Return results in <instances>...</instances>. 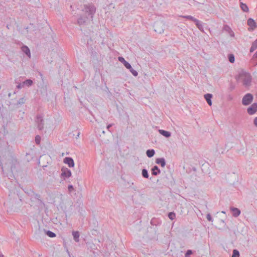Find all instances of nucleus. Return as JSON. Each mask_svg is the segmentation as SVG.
Returning <instances> with one entry per match:
<instances>
[{
  "instance_id": "obj_1",
  "label": "nucleus",
  "mask_w": 257,
  "mask_h": 257,
  "mask_svg": "<svg viewBox=\"0 0 257 257\" xmlns=\"http://www.w3.org/2000/svg\"><path fill=\"white\" fill-rule=\"evenodd\" d=\"M237 81H241L243 85L245 87H248L251 85L252 77L250 73L244 70H241L238 74L236 76Z\"/></svg>"
},
{
  "instance_id": "obj_2",
  "label": "nucleus",
  "mask_w": 257,
  "mask_h": 257,
  "mask_svg": "<svg viewBox=\"0 0 257 257\" xmlns=\"http://www.w3.org/2000/svg\"><path fill=\"white\" fill-rule=\"evenodd\" d=\"M81 10L84 13V16L91 19V20H93L94 15L96 12V8L93 4L88 3L82 6Z\"/></svg>"
},
{
  "instance_id": "obj_3",
  "label": "nucleus",
  "mask_w": 257,
  "mask_h": 257,
  "mask_svg": "<svg viewBox=\"0 0 257 257\" xmlns=\"http://www.w3.org/2000/svg\"><path fill=\"white\" fill-rule=\"evenodd\" d=\"M164 26L163 22H156L154 25V31L158 34H162L164 32Z\"/></svg>"
},
{
  "instance_id": "obj_4",
  "label": "nucleus",
  "mask_w": 257,
  "mask_h": 257,
  "mask_svg": "<svg viewBox=\"0 0 257 257\" xmlns=\"http://www.w3.org/2000/svg\"><path fill=\"white\" fill-rule=\"evenodd\" d=\"M253 100V95L250 93L246 94L242 99V103L244 105L250 104Z\"/></svg>"
},
{
  "instance_id": "obj_5",
  "label": "nucleus",
  "mask_w": 257,
  "mask_h": 257,
  "mask_svg": "<svg viewBox=\"0 0 257 257\" xmlns=\"http://www.w3.org/2000/svg\"><path fill=\"white\" fill-rule=\"evenodd\" d=\"M36 123L37 124L38 128L39 130H42L44 126V120L41 115L39 114L36 116L35 120Z\"/></svg>"
},
{
  "instance_id": "obj_6",
  "label": "nucleus",
  "mask_w": 257,
  "mask_h": 257,
  "mask_svg": "<svg viewBox=\"0 0 257 257\" xmlns=\"http://www.w3.org/2000/svg\"><path fill=\"white\" fill-rule=\"evenodd\" d=\"M247 25L249 26V28H248V30L249 32L253 31L257 27V25H256L255 22L252 18H249L247 20Z\"/></svg>"
},
{
  "instance_id": "obj_7",
  "label": "nucleus",
  "mask_w": 257,
  "mask_h": 257,
  "mask_svg": "<svg viewBox=\"0 0 257 257\" xmlns=\"http://www.w3.org/2000/svg\"><path fill=\"white\" fill-rule=\"evenodd\" d=\"M61 177L69 178L71 176V171L67 168L62 167L61 169Z\"/></svg>"
},
{
  "instance_id": "obj_8",
  "label": "nucleus",
  "mask_w": 257,
  "mask_h": 257,
  "mask_svg": "<svg viewBox=\"0 0 257 257\" xmlns=\"http://www.w3.org/2000/svg\"><path fill=\"white\" fill-rule=\"evenodd\" d=\"M257 111V103H253L247 109V112L249 115L254 114Z\"/></svg>"
},
{
  "instance_id": "obj_9",
  "label": "nucleus",
  "mask_w": 257,
  "mask_h": 257,
  "mask_svg": "<svg viewBox=\"0 0 257 257\" xmlns=\"http://www.w3.org/2000/svg\"><path fill=\"white\" fill-rule=\"evenodd\" d=\"M88 17L85 16H80L77 19V24L79 26L85 25L88 20H90Z\"/></svg>"
},
{
  "instance_id": "obj_10",
  "label": "nucleus",
  "mask_w": 257,
  "mask_h": 257,
  "mask_svg": "<svg viewBox=\"0 0 257 257\" xmlns=\"http://www.w3.org/2000/svg\"><path fill=\"white\" fill-rule=\"evenodd\" d=\"M63 162L67 164L68 166L71 168L74 166V162L73 159L71 157H66L63 160Z\"/></svg>"
},
{
  "instance_id": "obj_11",
  "label": "nucleus",
  "mask_w": 257,
  "mask_h": 257,
  "mask_svg": "<svg viewBox=\"0 0 257 257\" xmlns=\"http://www.w3.org/2000/svg\"><path fill=\"white\" fill-rule=\"evenodd\" d=\"M223 30L227 32L231 37H234V33L229 26L227 25H224Z\"/></svg>"
},
{
  "instance_id": "obj_12",
  "label": "nucleus",
  "mask_w": 257,
  "mask_h": 257,
  "mask_svg": "<svg viewBox=\"0 0 257 257\" xmlns=\"http://www.w3.org/2000/svg\"><path fill=\"white\" fill-rule=\"evenodd\" d=\"M230 210L232 213V215L235 217H238L241 213L240 210L239 209L235 207H231Z\"/></svg>"
},
{
  "instance_id": "obj_13",
  "label": "nucleus",
  "mask_w": 257,
  "mask_h": 257,
  "mask_svg": "<svg viewBox=\"0 0 257 257\" xmlns=\"http://www.w3.org/2000/svg\"><path fill=\"white\" fill-rule=\"evenodd\" d=\"M152 174L154 176H157L161 173L160 169L157 166H154L151 169Z\"/></svg>"
},
{
  "instance_id": "obj_14",
  "label": "nucleus",
  "mask_w": 257,
  "mask_h": 257,
  "mask_svg": "<svg viewBox=\"0 0 257 257\" xmlns=\"http://www.w3.org/2000/svg\"><path fill=\"white\" fill-rule=\"evenodd\" d=\"M212 97V95L210 93H207L204 95V98L207 101L208 104L209 106H211L212 105V101L211 98Z\"/></svg>"
},
{
  "instance_id": "obj_15",
  "label": "nucleus",
  "mask_w": 257,
  "mask_h": 257,
  "mask_svg": "<svg viewBox=\"0 0 257 257\" xmlns=\"http://www.w3.org/2000/svg\"><path fill=\"white\" fill-rule=\"evenodd\" d=\"M156 163L160 165L162 167H164L166 165V161L164 158H157Z\"/></svg>"
},
{
  "instance_id": "obj_16",
  "label": "nucleus",
  "mask_w": 257,
  "mask_h": 257,
  "mask_svg": "<svg viewBox=\"0 0 257 257\" xmlns=\"http://www.w3.org/2000/svg\"><path fill=\"white\" fill-rule=\"evenodd\" d=\"M32 199L38 200V201L39 203H43V202L41 199L40 195H39L37 193H33V194L32 195Z\"/></svg>"
},
{
  "instance_id": "obj_17",
  "label": "nucleus",
  "mask_w": 257,
  "mask_h": 257,
  "mask_svg": "<svg viewBox=\"0 0 257 257\" xmlns=\"http://www.w3.org/2000/svg\"><path fill=\"white\" fill-rule=\"evenodd\" d=\"M72 235L73 236L74 240L77 242H79V236H80L79 231H72Z\"/></svg>"
},
{
  "instance_id": "obj_18",
  "label": "nucleus",
  "mask_w": 257,
  "mask_h": 257,
  "mask_svg": "<svg viewBox=\"0 0 257 257\" xmlns=\"http://www.w3.org/2000/svg\"><path fill=\"white\" fill-rule=\"evenodd\" d=\"M159 133L165 137L166 138H169L171 136V134L170 132L163 130H159Z\"/></svg>"
},
{
  "instance_id": "obj_19",
  "label": "nucleus",
  "mask_w": 257,
  "mask_h": 257,
  "mask_svg": "<svg viewBox=\"0 0 257 257\" xmlns=\"http://www.w3.org/2000/svg\"><path fill=\"white\" fill-rule=\"evenodd\" d=\"M194 23L199 30L202 32L204 31L202 22L197 19Z\"/></svg>"
},
{
  "instance_id": "obj_20",
  "label": "nucleus",
  "mask_w": 257,
  "mask_h": 257,
  "mask_svg": "<svg viewBox=\"0 0 257 257\" xmlns=\"http://www.w3.org/2000/svg\"><path fill=\"white\" fill-rule=\"evenodd\" d=\"M22 50L25 53L29 58L31 57V53L29 48L26 46H24L22 47Z\"/></svg>"
},
{
  "instance_id": "obj_21",
  "label": "nucleus",
  "mask_w": 257,
  "mask_h": 257,
  "mask_svg": "<svg viewBox=\"0 0 257 257\" xmlns=\"http://www.w3.org/2000/svg\"><path fill=\"white\" fill-rule=\"evenodd\" d=\"M240 7L241 9L244 12H248L249 11L248 8L247 6L245 4L243 3L242 2H240Z\"/></svg>"
},
{
  "instance_id": "obj_22",
  "label": "nucleus",
  "mask_w": 257,
  "mask_h": 257,
  "mask_svg": "<svg viewBox=\"0 0 257 257\" xmlns=\"http://www.w3.org/2000/svg\"><path fill=\"white\" fill-rule=\"evenodd\" d=\"M155 151L154 149L148 150L146 152V155L149 158H151L154 156Z\"/></svg>"
},
{
  "instance_id": "obj_23",
  "label": "nucleus",
  "mask_w": 257,
  "mask_h": 257,
  "mask_svg": "<svg viewBox=\"0 0 257 257\" xmlns=\"http://www.w3.org/2000/svg\"><path fill=\"white\" fill-rule=\"evenodd\" d=\"M44 231L45 232V234H47L50 237L53 238V237H55L56 235L54 232H53L50 230H44Z\"/></svg>"
},
{
  "instance_id": "obj_24",
  "label": "nucleus",
  "mask_w": 257,
  "mask_h": 257,
  "mask_svg": "<svg viewBox=\"0 0 257 257\" xmlns=\"http://www.w3.org/2000/svg\"><path fill=\"white\" fill-rule=\"evenodd\" d=\"M33 82L32 80L27 79L26 80L24 81L23 82V85L30 86L33 84Z\"/></svg>"
},
{
  "instance_id": "obj_25",
  "label": "nucleus",
  "mask_w": 257,
  "mask_h": 257,
  "mask_svg": "<svg viewBox=\"0 0 257 257\" xmlns=\"http://www.w3.org/2000/svg\"><path fill=\"white\" fill-rule=\"evenodd\" d=\"M142 175L144 178H147V179H148L149 176L148 170L146 169H143L142 170Z\"/></svg>"
},
{
  "instance_id": "obj_26",
  "label": "nucleus",
  "mask_w": 257,
  "mask_h": 257,
  "mask_svg": "<svg viewBox=\"0 0 257 257\" xmlns=\"http://www.w3.org/2000/svg\"><path fill=\"white\" fill-rule=\"evenodd\" d=\"M182 17L185 19L191 20L194 22H195V21L197 20L196 18H194L193 17L191 16H189V15L183 16Z\"/></svg>"
},
{
  "instance_id": "obj_27",
  "label": "nucleus",
  "mask_w": 257,
  "mask_h": 257,
  "mask_svg": "<svg viewBox=\"0 0 257 257\" xmlns=\"http://www.w3.org/2000/svg\"><path fill=\"white\" fill-rule=\"evenodd\" d=\"M228 58L229 61L230 63H233L234 62L235 58L233 54H229L228 56Z\"/></svg>"
},
{
  "instance_id": "obj_28",
  "label": "nucleus",
  "mask_w": 257,
  "mask_h": 257,
  "mask_svg": "<svg viewBox=\"0 0 257 257\" xmlns=\"http://www.w3.org/2000/svg\"><path fill=\"white\" fill-rule=\"evenodd\" d=\"M25 101H26V100H25V98L22 97V98H20L19 100L18 101L16 105H22L25 103Z\"/></svg>"
},
{
  "instance_id": "obj_29",
  "label": "nucleus",
  "mask_w": 257,
  "mask_h": 257,
  "mask_svg": "<svg viewBox=\"0 0 257 257\" xmlns=\"http://www.w3.org/2000/svg\"><path fill=\"white\" fill-rule=\"evenodd\" d=\"M239 252L237 249H233L232 257H239Z\"/></svg>"
},
{
  "instance_id": "obj_30",
  "label": "nucleus",
  "mask_w": 257,
  "mask_h": 257,
  "mask_svg": "<svg viewBox=\"0 0 257 257\" xmlns=\"http://www.w3.org/2000/svg\"><path fill=\"white\" fill-rule=\"evenodd\" d=\"M128 70H130V72L132 73V74L134 76H138V72L134 70L132 67L131 66V68L130 69H128Z\"/></svg>"
},
{
  "instance_id": "obj_31",
  "label": "nucleus",
  "mask_w": 257,
  "mask_h": 257,
  "mask_svg": "<svg viewBox=\"0 0 257 257\" xmlns=\"http://www.w3.org/2000/svg\"><path fill=\"white\" fill-rule=\"evenodd\" d=\"M35 142L37 145L40 144L41 142V137L40 136H36L35 139Z\"/></svg>"
},
{
  "instance_id": "obj_32",
  "label": "nucleus",
  "mask_w": 257,
  "mask_h": 257,
  "mask_svg": "<svg viewBox=\"0 0 257 257\" xmlns=\"http://www.w3.org/2000/svg\"><path fill=\"white\" fill-rule=\"evenodd\" d=\"M168 217L171 220H173L175 217V214L173 212H170L168 214Z\"/></svg>"
},
{
  "instance_id": "obj_33",
  "label": "nucleus",
  "mask_w": 257,
  "mask_h": 257,
  "mask_svg": "<svg viewBox=\"0 0 257 257\" xmlns=\"http://www.w3.org/2000/svg\"><path fill=\"white\" fill-rule=\"evenodd\" d=\"M192 254V251L191 250H187L185 254V257H190V255Z\"/></svg>"
},
{
  "instance_id": "obj_34",
  "label": "nucleus",
  "mask_w": 257,
  "mask_h": 257,
  "mask_svg": "<svg viewBox=\"0 0 257 257\" xmlns=\"http://www.w3.org/2000/svg\"><path fill=\"white\" fill-rule=\"evenodd\" d=\"M123 64L127 69L131 68V65L128 62L125 61Z\"/></svg>"
},
{
  "instance_id": "obj_35",
  "label": "nucleus",
  "mask_w": 257,
  "mask_h": 257,
  "mask_svg": "<svg viewBox=\"0 0 257 257\" xmlns=\"http://www.w3.org/2000/svg\"><path fill=\"white\" fill-rule=\"evenodd\" d=\"M68 190L70 193L72 192L74 190L73 185H69L68 186Z\"/></svg>"
},
{
  "instance_id": "obj_36",
  "label": "nucleus",
  "mask_w": 257,
  "mask_h": 257,
  "mask_svg": "<svg viewBox=\"0 0 257 257\" xmlns=\"http://www.w3.org/2000/svg\"><path fill=\"white\" fill-rule=\"evenodd\" d=\"M206 218L209 221L213 222V218H212L211 215L209 213L207 214Z\"/></svg>"
},
{
  "instance_id": "obj_37",
  "label": "nucleus",
  "mask_w": 257,
  "mask_h": 257,
  "mask_svg": "<svg viewBox=\"0 0 257 257\" xmlns=\"http://www.w3.org/2000/svg\"><path fill=\"white\" fill-rule=\"evenodd\" d=\"M118 60L121 62V63H123L124 62H125L126 61L125 60V59H124V58L122 57H118Z\"/></svg>"
},
{
  "instance_id": "obj_38",
  "label": "nucleus",
  "mask_w": 257,
  "mask_h": 257,
  "mask_svg": "<svg viewBox=\"0 0 257 257\" xmlns=\"http://www.w3.org/2000/svg\"><path fill=\"white\" fill-rule=\"evenodd\" d=\"M252 45L256 49H257V40H255L253 42H252Z\"/></svg>"
},
{
  "instance_id": "obj_39",
  "label": "nucleus",
  "mask_w": 257,
  "mask_h": 257,
  "mask_svg": "<svg viewBox=\"0 0 257 257\" xmlns=\"http://www.w3.org/2000/svg\"><path fill=\"white\" fill-rule=\"evenodd\" d=\"M255 49H256L255 48V47H254L253 46H252V45H251V47H250V48L249 51H250V52L252 53V52H253Z\"/></svg>"
},
{
  "instance_id": "obj_40",
  "label": "nucleus",
  "mask_w": 257,
  "mask_h": 257,
  "mask_svg": "<svg viewBox=\"0 0 257 257\" xmlns=\"http://www.w3.org/2000/svg\"><path fill=\"white\" fill-rule=\"evenodd\" d=\"M24 85H23V83H19L17 86V87L18 88V89H21L23 87H24Z\"/></svg>"
},
{
  "instance_id": "obj_41",
  "label": "nucleus",
  "mask_w": 257,
  "mask_h": 257,
  "mask_svg": "<svg viewBox=\"0 0 257 257\" xmlns=\"http://www.w3.org/2000/svg\"><path fill=\"white\" fill-rule=\"evenodd\" d=\"M253 124L254 125L257 127V117H255L253 119Z\"/></svg>"
},
{
  "instance_id": "obj_42",
  "label": "nucleus",
  "mask_w": 257,
  "mask_h": 257,
  "mask_svg": "<svg viewBox=\"0 0 257 257\" xmlns=\"http://www.w3.org/2000/svg\"><path fill=\"white\" fill-rule=\"evenodd\" d=\"M113 125V123H110V124H109L107 125V129L108 130V131L110 132V131L109 130L110 128Z\"/></svg>"
},
{
  "instance_id": "obj_43",
  "label": "nucleus",
  "mask_w": 257,
  "mask_h": 257,
  "mask_svg": "<svg viewBox=\"0 0 257 257\" xmlns=\"http://www.w3.org/2000/svg\"><path fill=\"white\" fill-rule=\"evenodd\" d=\"M253 57L254 58H257V51L254 53Z\"/></svg>"
},
{
  "instance_id": "obj_44",
  "label": "nucleus",
  "mask_w": 257,
  "mask_h": 257,
  "mask_svg": "<svg viewBox=\"0 0 257 257\" xmlns=\"http://www.w3.org/2000/svg\"><path fill=\"white\" fill-rule=\"evenodd\" d=\"M0 165L2 166V169L3 171V165H2V163H1Z\"/></svg>"
},
{
  "instance_id": "obj_45",
  "label": "nucleus",
  "mask_w": 257,
  "mask_h": 257,
  "mask_svg": "<svg viewBox=\"0 0 257 257\" xmlns=\"http://www.w3.org/2000/svg\"><path fill=\"white\" fill-rule=\"evenodd\" d=\"M222 213H225V212L224 211H222Z\"/></svg>"
},
{
  "instance_id": "obj_46",
  "label": "nucleus",
  "mask_w": 257,
  "mask_h": 257,
  "mask_svg": "<svg viewBox=\"0 0 257 257\" xmlns=\"http://www.w3.org/2000/svg\"><path fill=\"white\" fill-rule=\"evenodd\" d=\"M256 40H257V39Z\"/></svg>"
}]
</instances>
